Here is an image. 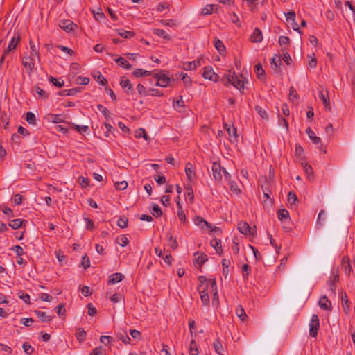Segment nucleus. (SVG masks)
I'll use <instances>...</instances> for the list:
<instances>
[{
    "instance_id": "obj_1",
    "label": "nucleus",
    "mask_w": 355,
    "mask_h": 355,
    "mask_svg": "<svg viewBox=\"0 0 355 355\" xmlns=\"http://www.w3.org/2000/svg\"><path fill=\"white\" fill-rule=\"evenodd\" d=\"M64 114H49L47 116V120L54 123V130L58 132L63 131L66 129L67 121Z\"/></svg>"
},
{
    "instance_id": "obj_2",
    "label": "nucleus",
    "mask_w": 355,
    "mask_h": 355,
    "mask_svg": "<svg viewBox=\"0 0 355 355\" xmlns=\"http://www.w3.org/2000/svg\"><path fill=\"white\" fill-rule=\"evenodd\" d=\"M225 76L228 83L232 84L240 91L244 89V78L242 76L239 77L235 74L234 71L232 72L230 70L228 71V73L225 74Z\"/></svg>"
},
{
    "instance_id": "obj_3",
    "label": "nucleus",
    "mask_w": 355,
    "mask_h": 355,
    "mask_svg": "<svg viewBox=\"0 0 355 355\" xmlns=\"http://www.w3.org/2000/svg\"><path fill=\"white\" fill-rule=\"evenodd\" d=\"M339 281V273L338 268H334L331 270V275L329 278V280L327 282V284L329 287V290L331 293L330 295L336 296V283Z\"/></svg>"
},
{
    "instance_id": "obj_4",
    "label": "nucleus",
    "mask_w": 355,
    "mask_h": 355,
    "mask_svg": "<svg viewBox=\"0 0 355 355\" xmlns=\"http://www.w3.org/2000/svg\"><path fill=\"white\" fill-rule=\"evenodd\" d=\"M320 327V322L317 315H312L309 323V334L311 337L315 338L318 335V331Z\"/></svg>"
},
{
    "instance_id": "obj_5",
    "label": "nucleus",
    "mask_w": 355,
    "mask_h": 355,
    "mask_svg": "<svg viewBox=\"0 0 355 355\" xmlns=\"http://www.w3.org/2000/svg\"><path fill=\"white\" fill-rule=\"evenodd\" d=\"M202 76L204 78L214 82H217L219 78V76L214 71L213 68L210 66L204 67Z\"/></svg>"
},
{
    "instance_id": "obj_6",
    "label": "nucleus",
    "mask_w": 355,
    "mask_h": 355,
    "mask_svg": "<svg viewBox=\"0 0 355 355\" xmlns=\"http://www.w3.org/2000/svg\"><path fill=\"white\" fill-rule=\"evenodd\" d=\"M223 167H222L220 164H218L216 162H214L212 165V173L213 176L216 181L220 182L222 180L223 178Z\"/></svg>"
},
{
    "instance_id": "obj_7",
    "label": "nucleus",
    "mask_w": 355,
    "mask_h": 355,
    "mask_svg": "<svg viewBox=\"0 0 355 355\" xmlns=\"http://www.w3.org/2000/svg\"><path fill=\"white\" fill-rule=\"evenodd\" d=\"M37 58L32 57L31 55L24 56L22 58V64L23 66L28 69L30 71H32L35 67V61Z\"/></svg>"
},
{
    "instance_id": "obj_8",
    "label": "nucleus",
    "mask_w": 355,
    "mask_h": 355,
    "mask_svg": "<svg viewBox=\"0 0 355 355\" xmlns=\"http://www.w3.org/2000/svg\"><path fill=\"white\" fill-rule=\"evenodd\" d=\"M239 231L245 235H253L254 230L252 229L246 222H240L238 223Z\"/></svg>"
},
{
    "instance_id": "obj_9",
    "label": "nucleus",
    "mask_w": 355,
    "mask_h": 355,
    "mask_svg": "<svg viewBox=\"0 0 355 355\" xmlns=\"http://www.w3.org/2000/svg\"><path fill=\"white\" fill-rule=\"evenodd\" d=\"M341 268L347 275H350L352 271L349 263V258L347 256L343 257L341 261Z\"/></svg>"
},
{
    "instance_id": "obj_10",
    "label": "nucleus",
    "mask_w": 355,
    "mask_h": 355,
    "mask_svg": "<svg viewBox=\"0 0 355 355\" xmlns=\"http://www.w3.org/2000/svg\"><path fill=\"white\" fill-rule=\"evenodd\" d=\"M20 40H21V37H19V35H18L17 37L15 36H14L12 37V39L11 40V41L10 42L8 47L5 50V51H4L5 54L8 55L9 53H10L11 51L15 50L16 49L19 42L20 41Z\"/></svg>"
},
{
    "instance_id": "obj_11",
    "label": "nucleus",
    "mask_w": 355,
    "mask_h": 355,
    "mask_svg": "<svg viewBox=\"0 0 355 355\" xmlns=\"http://www.w3.org/2000/svg\"><path fill=\"white\" fill-rule=\"evenodd\" d=\"M318 306L323 310H331V303L327 296L323 295L318 301Z\"/></svg>"
},
{
    "instance_id": "obj_12",
    "label": "nucleus",
    "mask_w": 355,
    "mask_h": 355,
    "mask_svg": "<svg viewBox=\"0 0 355 355\" xmlns=\"http://www.w3.org/2000/svg\"><path fill=\"white\" fill-rule=\"evenodd\" d=\"M309 137L311 141L317 145V148L322 151L324 153H327L326 148L323 146L320 137H317L316 135H309Z\"/></svg>"
},
{
    "instance_id": "obj_13",
    "label": "nucleus",
    "mask_w": 355,
    "mask_h": 355,
    "mask_svg": "<svg viewBox=\"0 0 355 355\" xmlns=\"http://www.w3.org/2000/svg\"><path fill=\"white\" fill-rule=\"evenodd\" d=\"M262 40H263V36H262V33H261V30L258 28H256L254 30L253 33L250 37V41L252 42L257 43V42H261Z\"/></svg>"
},
{
    "instance_id": "obj_14",
    "label": "nucleus",
    "mask_w": 355,
    "mask_h": 355,
    "mask_svg": "<svg viewBox=\"0 0 355 355\" xmlns=\"http://www.w3.org/2000/svg\"><path fill=\"white\" fill-rule=\"evenodd\" d=\"M210 244L216 250L218 254H222L223 250L222 248L220 239H214L211 241Z\"/></svg>"
},
{
    "instance_id": "obj_15",
    "label": "nucleus",
    "mask_w": 355,
    "mask_h": 355,
    "mask_svg": "<svg viewBox=\"0 0 355 355\" xmlns=\"http://www.w3.org/2000/svg\"><path fill=\"white\" fill-rule=\"evenodd\" d=\"M171 79L166 76L165 73L161 75L157 80L156 85L162 87L168 86L170 83Z\"/></svg>"
},
{
    "instance_id": "obj_16",
    "label": "nucleus",
    "mask_w": 355,
    "mask_h": 355,
    "mask_svg": "<svg viewBox=\"0 0 355 355\" xmlns=\"http://www.w3.org/2000/svg\"><path fill=\"white\" fill-rule=\"evenodd\" d=\"M194 256L196 257V261L200 266L207 261V256L203 252H196Z\"/></svg>"
},
{
    "instance_id": "obj_17",
    "label": "nucleus",
    "mask_w": 355,
    "mask_h": 355,
    "mask_svg": "<svg viewBox=\"0 0 355 355\" xmlns=\"http://www.w3.org/2000/svg\"><path fill=\"white\" fill-rule=\"evenodd\" d=\"M124 275L121 273H114L110 275L108 283L114 284L122 281Z\"/></svg>"
},
{
    "instance_id": "obj_18",
    "label": "nucleus",
    "mask_w": 355,
    "mask_h": 355,
    "mask_svg": "<svg viewBox=\"0 0 355 355\" xmlns=\"http://www.w3.org/2000/svg\"><path fill=\"white\" fill-rule=\"evenodd\" d=\"M120 85L124 89H126V93L128 94H132L133 88L130 83V81L128 79H121L120 82Z\"/></svg>"
},
{
    "instance_id": "obj_19",
    "label": "nucleus",
    "mask_w": 355,
    "mask_h": 355,
    "mask_svg": "<svg viewBox=\"0 0 355 355\" xmlns=\"http://www.w3.org/2000/svg\"><path fill=\"white\" fill-rule=\"evenodd\" d=\"M236 315L241 321H245L247 318V314L241 305H238L235 310Z\"/></svg>"
},
{
    "instance_id": "obj_20",
    "label": "nucleus",
    "mask_w": 355,
    "mask_h": 355,
    "mask_svg": "<svg viewBox=\"0 0 355 355\" xmlns=\"http://www.w3.org/2000/svg\"><path fill=\"white\" fill-rule=\"evenodd\" d=\"M213 347L214 348L215 352L218 355H223V352L225 351L224 347L221 343V342L218 339H216L213 343Z\"/></svg>"
},
{
    "instance_id": "obj_21",
    "label": "nucleus",
    "mask_w": 355,
    "mask_h": 355,
    "mask_svg": "<svg viewBox=\"0 0 355 355\" xmlns=\"http://www.w3.org/2000/svg\"><path fill=\"white\" fill-rule=\"evenodd\" d=\"M185 173L189 181H191L195 175L193 166L191 163H187L185 166Z\"/></svg>"
},
{
    "instance_id": "obj_22",
    "label": "nucleus",
    "mask_w": 355,
    "mask_h": 355,
    "mask_svg": "<svg viewBox=\"0 0 355 355\" xmlns=\"http://www.w3.org/2000/svg\"><path fill=\"white\" fill-rule=\"evenodd\" d=\"M115 62L121 66L122 68L130 69L132 68V65L123 58L119 57L115 60Z\"/></svg>"
},
{
    "instance_id": "obj_23",
    "label": "nucleus",
    "mask_w": 355,
    "mask_h": 355,
    "mask_svg": "<svg viewBox=\"0 0 355 355\" xmlns=\"http://www.w3.org/2000/svg\"><path fill=\"white\" fill-rule=\"evenodd\" d=\"M319 98L322 101L323 104L327 108H330L329 98L327 92L324 93L322 91L320 92Z\"/></svg>"
},
{
    "instance_id": "obj_24",
    "label": "nucleus",
    "mask_w": 355,
    "mask_h": 355,
    "mask_svg": "<svg viewBox=\"0 0 355 355\" xmlns=\"http://www.w3.org/2000/svg\"><path fill=\"white\" fill-rule=\"evenodd\" d=\"M341 302H342V306H343L344 311L346 313H348L349 311V300L347 299V296L346 293H344V294L342 295V296H341Z\"/></svg>"
},
{
    "instance_id": "obj_25",
    "label": "nucleus",
    "mask_w": 355,
    "mask_h": 355,
    "mask_svg": "<svg viewBox=\"0 0 355 355\" xmlns=\"http://www.w3.org/2000/svg\"><path fill=\"white\" fill-rule=\"evenodd\" d=\"M214 46L220 53H222L225 51V46L220 40L215 37L214 40Z\"/></svg>"
},
{
    "instance_id": "obj_26",
    "label": "nucleus",
    "mask_w": 355,
    "mask_h": 355,
    "mask_svg": "<svg viewBox=\"0 0 355 355\" xmlns=\"http://www.w3.org/2000/svg\"><path fill=\"white\" fill-rule=\"evenodd\" d=\"M195 224L204 229L205 227H211V225L209 224L203 218L197 216L195 219Z\"/></svg>"
},
{
    "instance_id": "obj_27",
    "label": "nucleus",
    "mask_w": 355,
    "mask_h": 355,
    "mask_svg": "<svg viewBox=\"0 0 355 355\" xmlns=\"http://www.w3.org/2000/svg\"><path fill=\"white\" fill-rule=\"evenodd\" d=\"M29 44H30V46H31V53H30V55L37 58V60L38 61H40V53H39V51H38L37 47L35 46V45L34 44V43L31 40L29 42Z\"/></svg>"
},
{
    "instance_id": "obj_28",
    "label": "nucleus",
    "mask_w": 355,
    "mask_h": 355,
    "mask_svg": "<svg viewBox=\"0 0 355 355\" xmlns=\"http://www.w3.org/2000/svg\"><path fill=\"white\" fill-rule=\"evenodd\" d=\"M271 67L273 69H277L282 64V60L279 56L277 55H275V56L271 59L270 62Z\"/></svg>"
},
{
    "instance_id": "obj_29",
    "label": "nucleus",
    "mask_w": 355,
    "mask_h": 355,
    "mask_svg": "<svg viewBox=\"0 0 355 355\" xmlns=\"http://www.w3.org/2000/svg\"><path fill=\"white\" fill-rule=\"evenodd\" d=\"M277 214L279 220L282 222L289 219V212L285 209H279Z\"/></svg>"
},
{
    "instance_id": "obj_30",
    "label": "nucleus",
    "mask_w": 355,
    "mask_h": 355,
    "mask_svg": "<svg viewBox=\"0 0 355 355\" xmlns=\"http://www.w3.org/2000/svg\"><path fill=\"white\" fill-rule=\"evenodd\" d=\"M35 313L38 318L42 322H49L51 320L50 316L47 315L45 312H42L40 311H35Z\"/></svg>"
},
{
    "instance_id": "obj_31",
    "label": "nucleus",
    "mask_w": 355,
    "mask_h": 355,
    "mask_svg": "<svg viewBox=\"0 0 355 355\" xmlns=\"http://www.w3.org/2000/svg\"><path fill=\"white\" fill-rule=\"evenodd\" d=\"M24 222H26V220H22L21 219H14L10 221L9 226L14 230H17L22 226Z\"/></svg>"
},
{
    "instance_id": "obj_32",
    "label": "nucleus",
    "mask_w": 355,
    "mask_h": 355,
    "mask_svg": "<svg viewBox=\"0 0 355 355\" xmlns=\"http://www.w3.org/2000/svg\"><path fill=\"white\" fill-rule=\"evenodd\" d=\"M86 334L87 333L84 329L79 328L76 331V337L79 342L82 343L85 340Z\"/></svg>"
},
{
    "instance_id": "obj_33",
    "label": "nucleus",
    "mask_w": 355,
    "mask_h": 355,
    "mask_svg": "<svg viewBox=\"0 0 355 355\" xmlns=\"http://www.w3.org/2000/svg\"><path fill=\"white\" fill-rule=\"evenodd\" d=\"M166 237L168 240L169 245H170L171 248L173 249H176L178 246L176 239H174L173 237V235L171 232H168L166 234Z\"/></svg>"
},
{
    "instance_id": "obj_34",
    "label": "nucleus",
    "mask_w": 355,
    "mask_h": 355,
    "mask_svg": "<svg viewBox=\"0 0 355 355\" xmlns=\"http://www.w3.org/2000/svg\"><path fill=\"white\" fill-rule=\"evenodd\" d=\"M151 74V71H146L142 69H137L133 72V75L136 77L148 76Z\"/></svg>"
},
{
    "instance_id": "obj_35",
    "label": "nucleus",
    "mask_w": 355,
    "mask_h": 355,
    "mask_svg": "<svg viewBox=\"0 0 355 355\" xmlns=\"http://www.w3.org/2000/svg\"><path fill=\"white\" fill-rule=\"evenodd\" d=\"M325 131L327 132H329L330 131H335V132H343V127H341L340 125H337V126H334L333 124L331 123H329L326 127H325Z\"/></svg>"
},
{
    "instance_id": "obj_36",
    "label": "nucleus",
    "mask_w": 355,
    "mask_h": 355,
    "mask_svg": "<svg viewBox=\"0 0 355 355\" xmlns=\"http://www.w3.org/2000/svg\"><path fill=\"white\" fill-rule=\"evenodd\" d=\"M49 81L58 88L63 87L64 85V81L62 79H57L52 76L49 77Z\"/></svg>"
},
{
    "instance_id": "obj_37",
    "label": "nucleus",
    "mask_w": 355,
    "mask_h": 355,
    "mask_svg": "<svg viewBox=\"0 0 355 355\" xmlns=\"http://www.w3.org/2000/svg\"><path fill=\"white\" fill-rule=\"evenodd\" d=\"M153 33L166 40H170L171 37L164 30L155 28L153 30Z\"/></svg>"
},
{
    "instance_id": "obj_38",
    "label": "nucleus",
    "mask_w": 355,
    "mask_h": 355,
    "mask_svg": "<svg viewBox=\"0 0 355 355\" xmlns=\"http://www.w3.org/2000/svg\"><path fill=\"white\" fill-rule=\"evenodd\" d=\"M74 83L80 85H86L89 83V79L87 77L78 76L74 79Z\"/></svg>"
},
{
    "instance_id": "obj_39",
    "label": "nucleus",
    "mask_w": 355,
    "mask_h": 355,
    "mask_svg": "<svg viewBox=\"0 0 355 355\" xmlns=\"http://www.w3.org/2000/svg\"><path fill=\"white\" fill-rule=\"evenodd\" d=\"M68 125H69L71 128L77 132H87L89 130V127L87 126V125H76L74 124H69V123H68Z\"/></svg>"
},
{
    "instance_id": "obj_40",
    "label": "nucleus",
    "mask_w": 355,
    "mask_h": 355,
    "mask_svg": "<svg viewBox=\"0 0 355 355\" xmlns=\"http://www.w3.org/2000/svg\"><path fill=\"white\" fill-rule=\"evenodd\" d=\"M190 354L191 355H198V349L197 347V344L194 340H192L190 343Z\"/></svg>"
},
{
    "instance_id": "obj_41",
    "label": "nucleus",
    "mask_w": 355,
    "mask_h": 355,
    "mask_svg": "<svg viewBox=\"0 0 355 355\" xmlns=\"http://www.w3.org/2000/svg\"><path fill=\"white\" fill-rule=\"evenodd\" d=\"M118 34L124 38H131L135 35L134 32L125 30H117Z\"/></svg>"
},
{
    "instance_id": "obj_42",
    "label": "nucleus",
    "mask_w": 355,
    "mask_h": 355,
    "mask_svg": "<svg viewBox=\"0 0 355 355\" xmlns=\"http://www.w3.org/2000/svg\"><path fill=\"white\" fill-rule=\"evenodd\" d=\"M297 200V196L295 195V193L292 191H290L288 193V197H287L288 203L290 205L293 206V205H295Z\"/></svg>"
},
{
    "instance_id": "obj_43",
    "label": "nucleus",
    "mask_w": 355,
    "mask_h": 355,
    "mask_svg": "<svg viewBox=\"0 0 355 355\" xmlns=\"http://www.w3.org/2000/svg\"><path fill=\"white\" fill-rule=\"evenodd\" d=\"M255 71L259 78H261L265 76V71L260 63L255 65Z\"/></svg>"
},
{
    "instance_id": "obj_44",
    "label": "nucleus",
    "mask_w": 355,
    "mask_h": 355,
    "mask_svg": "<svg viewBox=\"0 0 355 355\" xmlns=\"http://www.w3.org/2000/svg\"><path fill=\"white\" fill-rule=\"evenodd\" d=\"M152 214L156 217L159 218L162 215V211L160 207L157 204H154L152 209Z\"/></svg>"
},
{
    "instance_id": "obj_45",
    "label": "nucleus",
    "mask_w": 355,
    "mask_h": 355,
    "mask_svg": "<svg viewBox=\"0 0 355 355\" xmlns=\"http://www.w3.org/2000/svg\"><path fill=\"white\" fill-rule=\"evenodd\" d=\"M26 120L28 123L35 125L36 122L35 115L33 112H28L26 113Z\"/></svg>"
},
{
    "instance_id": "obj_46",
    "label": "nucleus",
    "mask_w": 355,
    "mask_h": 355,
    "mask_svg": "<svg viewBox=\"0 0 355 355\" xmlns=\"http://www.w3.org/2000/svg\"><path fill=\"white\" fill-rule=\"evenodd\" d=\"M116 243L118 244H119L121 246L124 247L128 244L129 240L126 236H121L117 237Z\"/></svg>"
},
{
    "instance_id": "obj_47",
    "label": "nucleus",
    "mask_w": 355,
    "mask_h": 355,
    "mask_svg": "<svg viewBox=\"0 0 355 355\" xmlns=\"http://www.w3.org/2000/svg\"><path fill=\"white\" fill-rule=\"evenodd\" d=\"M34 94H37L42 98H46L47 97L46 93L40 87H35L33 89Z\"/></svg>"
},
{
    "instance_id": "obj_48",
    "label": "nucleus",
    "mask_w": 355,
    "mask_h": 355,
    "mask_svg": "<svg viewBox=\"0 0 355 355\" xmlns=\"http://www.w3.org/2000/svg\"><path fill=\"white\" fill-rule=\"evenodd\" d=\"M177 214H178V218L181 221V223L186 222V215L184 213L182 206H180V209H178Z\"/></svg>"
},
{
    "instance_id": "obj_49",
    "label": "nucleus",
    "mask_w": 355,
    "mask_h": 355,
    "mask_svg": "<svg viewBox=\"0 0 355 355\" xmlns=\"http://www.w3.org/2000/svg\"><path fill=\"white\" fill-rule=\"evenodd\" d=\"M255 110L262 119H265L268 118L267 112L265 110V109L262 108L260 106H256Z\"/></svg>"
},
{
    "instance_id": "obj_50",
    "label": "nucleus",
    "mask_w": 355,
    "mask_h": 355,
    "mask_svg": "<svg viewBox=\"0 0 355 355\" xmlns=\"http://www.w3.org/2000/svg\"><path fill=\"white\" fill-rule=\"evenodd\" d=\"M18 296L20 299H21L24 302L29 304L30 303V296L29 295L25 293L22 291H19L18 292Z\"/></svg>"
},
{
    "instance_id": "obj_51",
    "label": "nucleus",
    "mask_w": 355,
    "mask_h": 355,
    "mask_svg": "<svg viewBox=\"0 0 355 355\" xmlns=\"http://www.w3.org/2000/svg\"><path fill=\"white\" fill-rule=\"evenodd\" d=\"M228 185L230 187V190L233 193L236 194H239L240 193V189L238 188V186L235 182L230 181V182H228Z\"/></svg>"
},
{
    "instance_id": "obj_52",
    "label": "nucleus",
    "mask_w": 355,
    "mask_h": 355,
    "mask_svg": "<svg viewBox=\"0 0 355 355\" xmlns=\"http://www.w3.org/2000/svg\"><path fill=\"white\" fill-rule=\"evenodd\" d=\"M214 6H215L213 4L207 5L204 8H202L201 13L203 15H207L211 14L214 10Z\"/></svg>"
},
{
    "instance_id": "obj_53",
    "label": "nucleus",
    "mask_w": 355,
    "mask_h": 355,
    "mask_svg": "<svg viewBox=\"0 0 355 355\" xmlns=\"http://www.w3.org/2000/svg\"><path fill=\"white\" fill-rule=\"evenodd\" d=\"M128 218L126 217H122L120 218L117 221V225L121 228H125L128 226Z\"/></svg>"
},
{
    "instance_id": "obj_54",
    "label": "nucleus",
    "mask_w": 355,
    "mask_h": 355,
    "mask_svg": "<svg viewBox=\"0 0 355 355\" xmlns=\"http://www.w3.org/2000/svg\"><path fill=\"white\" fill-rule=\"evenodd\" d=\"M80 66L78 63H71L70 65V73H78L80 72Z\"/></svg>"
},
{
    "instance_id": "obj_55",
    "label": "nucleus",
    "mask_w": 355,
    "mask_h": 355,
    "mask_svg": "<svg viewBox=\"0 0 355 355\" xmlns=\"http://www.w3.org/2000/svg\"><path fill=\"white\" fill-rule=\"evenodd\" d=\"M22 347H23L24 352L28 355L33 354L34 352L33 347L31 345L28 344L27 343H24Z\"/></svg>"
},
{
    "instance_id": "obj_56",
    "label": "nucleus",
    "mask_w": 355,
    "mask_h": 355,
    "mask_svg": "<svg viewBox=\"0 0 355 355\" xmlns=\"http://www.w3.org/2000/svg\"><path fill=\"white\" fill-rule=\"evenodd\" d=\"M81 266L87 269L90 266V260L87 255H85L82 257Z\"/></svg>"
},
{
    "instance_id": "obj_57",
    "label": "nucleus",
    "mask_w": 355,
    "mask_h": 355,
    "mask_svg": "<svg viewBox=\"0 0 355 355\" xmlns=\"http://www.w3.org/2000/svg\"><path fill=\"white\" fill-rule=\"evenodd\" d=\"M290 39L288 37L286 36H280L279 38V43L280 46H287L289 44Z\"/></svg>"
},
{
    "instance_id": "obj_58",
    "label": "nucleus",
    "mask_w": 355,
    "mask_h": 355,
    "mask_svg": "<svg viewBox=\"0 0 355 355\" xmlns=\"http://www.w3.org/2000/svg\"><path fill=\"white\" fill-rule=\"evenodd\" d=\"M207 288H208V284H206V285L200 284L198 286V290L200 293V297L202 296V295H209L208 292H207Z\"/></svg>"
},
{
    "instance_id": "obj_59",
    "label": "nucleus",
    "mask_w": 355,
    "mask_h": 355,
    "mask_svg": "<svg viewBox=\"0 0 355 355\" xmlns=\"http://www.w3.org/2000/svg\"><path fill=\"white\" fill-rule=\"evenodd\" d=\"M94 78L102 85L107 84V80L100 73L97 76L94 75Z\"/></svg>"
},
{
    "instance_id": "obj_60",
    "label": "nucleus",
    "mask_w": 355,
    "mask_h": 355,
    "mask_svg": "<svg viewBox=\"0 0 355 355\" xmlns=\"http://www.w3.org/2000/svg\"><path fill=\"white\" fill-rule=\"evenodd\" d=\"M160 22L162 23V24L164 25V26H170V27H174L177 25V23L175 20L173 19H167V20H161Z\"/></svg>"
},
{
    "instance_id": "obj_61",
    "label": "nucleus",
    "mask_w": 355,
    "mask_h": 355,
    "mask_svg": "<svg viewBox=\"0 0 355 355\" xmlns=\"http://www.w3.org/2000/svg\"><path fill=\"white\" fill-rule=\"evenodd\" d=\"M147 95L161 96L163 95V94L157 89L151 88L147 91Z\"/></svg>"
},
{
    "instance_id": "obj_62",
    "label": "nucleus",
    "mask_w": 355,
    "mask_h": 355,
    "mask_svg": "<svg viewBox=\"0 0 355 355\" xmlns=\"http://www.w3.org/2000/svg\"><path fill=\"white\" fill-rule=\"evenodd\" d=\"M128 183L126 181H121L115 183V187L119 190H124L127 188Z\"/></svg>"
},
{
    "instance_id": "obj_63",
    "label": "nucleus",
    "mask_w": 355,
    "mask_h": 355,
    "mask_svg": "<svg viewBox=\"0 0 355 355\" xmlns=\"http://www.w3.org/2000/svg\"><path fill=\"white\" fill-rule=\"evenodd\" d=\"M295 155L298 157H301L303 155L304 153V149L303 148L297 144L295 145Z\"/></svg>"
},
{
    "instance_id": "obj_64",
    "label": "nucleus",
    "mask_w": 355,
    "mask_h": 355,
    "mask_svg": "<svg viewBox=\"0 0 355 355\" xmlns=\"http://www.w3.org/2000/svg\"><path fill=\"white\" fill-rule=\"evenodd\" d=\"M184 70H195V64L192 62H186L182 64Z\"/></svg>"
}]
</instances>
